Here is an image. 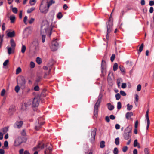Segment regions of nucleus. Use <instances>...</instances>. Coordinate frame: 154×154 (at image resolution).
<instances>
[{
  "mask_svg": "<svg viewBox=\"0 0 154 154\" xmlns=\"http://www.w3.org/2000/svg\"><path fill=\"white\" fill-rule=\"evenodd\" d=\"M51 24H50L47 21H44L41 28V34L42 35V41L44 43L45 41V35L48 34L50 36L52 30Z\"/></svg>",
  "mask_w": 154,
  "mask_h": 154,
  "instance_id": "nucleus-1",
  "label": "nucleus"
},
{
  "mask_svg": "<svg viewBox=\"0 0 154 154\" xmlns=\"http://www.w3.org/2000/svg\"><path fill=\"white\" fill-rule=\"evenodd\" d=\"M40 101L38 97H35L32 100H29L24 103L23 106V109H24V106L26 108L32 105V107H37L39 105Z\"/></svg>",
  "mask_w": 154,
  "mask_h": 154,
  "instance_id": "nucleus-2",
  "label": "nucleus"
},
{
  "mask_svg": "<svg viewBox=\"0 0 154 154\" xmlns=\"http://www.w3.org/2000/svg\"><path fill=\"white\" fill-rule=\"evenodd\" d=\"M131 128L130 127H127L125 130L123 136L126 140L130 139L131 135Z\"/></svg>",
  "mask_w": 154,
  "mask_h": 154,
  "instance_id": "nucleus-3",
  "label": "nucleus"
},
{
  "mask_svg": "<svg viewBox=\"0 0 154 154\" xmlns=\"http://www.w3.org/2000/svg\"><path fill=\"white\" fill-rule=\"evenodd\" d=\"M111 18L110 17L109 19V21L108 22L107 25V32L106 36V38L107 40L109 39L108 34L110 33L112 30V23L111 21Z\"/></svg>",
  "mask_w": 154,
  "mask_h": 154,
  "instance_id": "nucleus-4",
  "label": "nucleus"
},
{
  "mask_svg": "<svg viewBox=\"0 0 154 154\" xmlns=\"http://www.w3.org/2000/svg\"><path fill=\"white\" fill-rule=\"evenodd\" d=\"M101 97H99L94 106V116L96 117H97L98 115V108L100 104L101 101Z\"/></svg>",
  "mask_w": 154,
  "mask_h": 154,
  "instance_id": "nucleus-5",
  "label": "nucleus"
},
{
  "mask_svg": "<svg viewBox=\"0 0 154 154\" xmlns=\"http://www.w3.org/2000/svg\"><path fill=\"white\" fill-rule=\"evenodd\" d=\"M49 8L46 4L44 5L42 3L40 7L39 10L41 13L45 14L48 11Z\"/></svg>",
  "mask_w": 154,
  "mask_h": 154,
  "instance_id": "nucleus-6",
  "label": "nucleus"
},
{
  "mask_svg": "<svg viewBox=\"0 0 154 154\" xmlns=\"http://www.w3.org/2000/svg\"><path fill=\"white\" fill-rule=\"evenodd\" d=\"M17 84L20 85L21 86H24L26 83L24 77L21 76L19 77L18 80H17Z\"/></svg>",
  "mask_w": 154,
  "mask_h": 154,
  "instance_id": "nucleus-7",
  "label": "nucleus"
},
{
  "mask_svg": "<svg viewBox=\"0 0 154 154\" xmlns=\"http://www.w3.org/2000/svg\"><path fill=\"white\" fill-rule=\"evenodd\" d=\"M58 45V43L57 42V39H55L52 42L51 49L52 51H55L57 50Z\"/></svg>",
  "mask_w": 154,
  "mask_h": 154,
  "instance_id": "nucleus-8",
  "label": "nucleus"
},
{
  "mask_svg": "<svg viewBox=\"0 0 154 154\" xmlns=\"http://www.w3.org/2000/svg\"><path fill=\"white\" fill-rule=\"evenodd\" d=\"M52 151V146L49 144L47 145L44 152L45 154H51Z\"/></svg>",
  "mask_w": 154,
  "mask_h": 154,
  "instance_id": "nucleus-9",
  "label": "nucleus"
},
{
  "mask_svg": "<svg viewBox=\"0 0 154 154\" xmlns=\"http://www.w3.org/2000/svg\"><path fill=\"white\" fill-rule=\"evenodd\" d=\"M22 143L21 138L18 137L16 139L15 141L14 145L16 146H18Z\"/></svg>",
  "mask_w": 154,
  "mask_h": 154,
  "instance_id": "nucleus-10",
  "label": "nucleus"
},
{
  "mask_svg": "<svg viewBox=\"0 0 154 154\" xmlns=\"http://www.w3.org/2000/svg\"><path fill=\"white\" fill-rule=\"evenodd\" d=\"M6 49L8 50V53L9 55H10L11 54L13 53H14L15 48H11L10 47L8 46L7 47Z\"/></svg>",
  "mask_w": 154,
  "mask_h": 154,
  "instance_id": "nucleus-11",
  "label": "nucleus"
},
{
  "mask_svg": "<svg viewBox=\"0 0 154 154\" xmlns=\"http://www.w3.org/2000/svg\"><path fill=\"white\" fill-rule=\"evenodd\" d=\"M106 63L105 61L102 60L101 65V72L103 73L106 68Z\"/></svg>",
  "mask_w": 154,
  "mask_h": 154,
  "instance_id": "nucleus-12",
  "label": "nucleus"
},
{
  "mask_svg": "<svg viewBox=\"0 0 154 154\" xmlns=\"http://www.w3.org/2000/svg\"><path fill=\"white\" fill-rule=\"evenodd\" d=\"M96 128H94L93 130L92 131L91 135L92 136L91 141H94L95 138V136L96 134Z\"/></svg>",
  "mask_w": 154,
  "mask_h": 154,
  "instance_id": "nucleus-13",
  "label": "nucleus"
},
{
  "mask_svg": "<svg viewBox=\"0 0 154 154\" xmlns=\"http://www.w3.org/2000/svg\"><path fill=\"white\" fill-rule=\"evenodd\" d=\"M23 124V122L22 121H17L16 122L15 125L17 126L18 128H20L22 126Z\"/></svg>",
  "mask_w": 154,
  "mask_h": 154,
  "instance_id": "nucleus-14",
  "label": "nucleus"
},
{
  "mask_svg": "<svg viewBox=\"0 0 154 154\" xmlns=\"http://www.w3.org/2000/svg\"><path fill=\"white\" fill-rule=\"evenodd\" d=\"M133 115V113L132 112H127L125 115L126 118L128 119L131 116Z\"/></svg>",
  "mask_w": 154,
  "mask_h": 154,
  "instance_id": "nucleus-15",
  "label": "nucleus"
},
{
  "mask_svg": "<svg viewBox=\"0 0 154 154\" xmlns=\"http://www.w3.org/2000/svg\"><path fill=\"white\" fill-rule=\"evenodd\" d=\"M10 43L11 48H15L16 46V44L13 39H11L10 40Z\"/></svg>",
  "mask_w": 154,
  "mask_h": 154,
  "instance_id": "nucleus-16",
  "label": "nucleus"
},
{
  "mask_svg": "<svg viewBox=\"0 0 154 154\" xmlns=\"http://www.w3.org/2000/svg\"><path fill=\"white\" fill-rule=\"evenodd\" d=\"M7 35L10 37H12L14 36L15 33L14 31L9 32L7 33Z\"/></svg>",
  "mask_w": 154,
  "mask_h": 154,
  "instance_id": "nucleus-17",
  "label": "nucleus"
},
{
  "mask_svg": "<svg viewBox=\"0 0 154 154\" xmlns=\"http://www.w3.org/2000/svg\"><path fill=\"white\" fill-rule=\"evenodd\" d=\"M9 18L12 23L14 22L15 19V17L14 15H12L10 16Z\"/></svg>",
  "mask_w": 154,
  "mask_h": 154,
  "instance_id": "nucleus-18",
  "label": "nucleus"
},
{
  "mask_svg": "<svg viewBox=\"0 0 154 154\" xmlns=\"http://www.w3.org/2000/svg\"><path fill=\"white\" fill-rule=\"evenodd\" d=\"M43 124H44V123H43V122L42 123H40V124H39L38 123L37 125H36L35 126V129L36 130H38L41 128V125H43Z\"/></svg>",
  "mask_w": 154,
  "mask_h": 154,
  "instance_id": "nucleus-19",
  "label": "nucleus"
},
{
  "mask_svg": "<svg viewBox=\"0 0 154 154\" xmlns=\"http://www.w3.org/2000/svg\"><path fill=\"white\" fill-rule=\"evenodd\" d=\"M44 147V145L42 143H40L37 146L38 148H40L42 149Z\"/></svg>",
  "mask_w": 154,
  "mask_h": 154,
  "instance_id": "nucleus-20",
  "label": "nucleus"
},
{
  "mask_svg": "<svg viewBox=\"0 0 154 154\" xmlns=\"http://www.w3.org/2000/svg\"><path fill=\"white\" fill-rule=\"evenodd\" d=\"M55 2L53 0H51L49 2H47L48 3V7H49L52 5V4H54Z\"/></svg>",
  "mask_w": 154,
  "mask_h": 154,
  "instance_id": "nucleus-21",
  "label": "nucleus"
},
{
  "mask_svg": "<svg viewBox=\"0 0 154 154\" xmlns=\"http://www.w3.org/2000/svg\"><path fill=\"white\" fill-rule=\"evenodd\" d=\"M143 47V44L142 43L140 46L139 47L138 50V54H140V53L142 51Z\"/></svg>",
  "mask_w": 154,
  "mask_h": 154,
  "instance_id": "nucleus-22",
  "label": "nucleus"
},
{
  "mask_svg": "<svg viewBox=\"0 0 154 154\" xmlns=\"http://www.w3.org/2000/svg\"><path fill=\"white\" fill-rule=\"evenodd\" d=\"M26 48L25 46L24 45H22L21 49V52L23 54L26 51Z\"/></svg>",
  "mask_w": 154,
  "mask_h": 154,
  "instance_id": "nucleus-23",
  "label": "nucleus"
},
{
  "mask_svg": "<svg viewBox=\"0 0 154 154\" xmlns=\"http://www.w3.org/2000/svg\"><path fill=\"white\" fill-rule=\"evenodd\" d=\"M108 109L109 110H112L114 108V106H113L111 105L110 103H108Z\"/></svg>",
  "mask_w": 154,
  "mask_h": 154,
  "instance_id": "nucleus-24",
  "label": "nucleus"
},
{
  "mask_svg": "<svg viewBox=\"0 0 154 154\" xmlns=\"http://www.w3.org/2000/svg\"><path fill=\"white\" fill-rule=\"evenodd\" d=\"M33 45L35 47V48L37 47L38 45V43L37 41H34L32 43Z\"/></svg>",
  "mask_w": 154,
  "mask_h": 154,
  "instance_id": "nucleus-25",
  "label": "nucleus"
},
{
  "mask_svg": "<svg viewBox=\"0 0 154 154\" xmlns=\"http://www.w3.org/2000/svg\"><path fill=\"white\" fill-rule=\"evenodd\" d=\"M100 146L101 148H103L105 146V142L103 141H101L100 143Z\"/></svg>",
  "mask_w": 154,
  "mask_h": 154,
  "instance_id": "nucleus-26",
  "label": "nucleus"
},
{
  "mask_svg": "<svg viewBox=\"0 0 154 154\" xmlns=\"http://www.w3.org/2000/svg\"><path fill=\"white\" fill-rule=\"evenodd\" d=\"M22 71V70L21 68L20 67H19L17 68L16 70V74H18L20 72H21Z\"/></svg>",
  "mask_w": 154,
  "mask_h": 154,
  "instance_id": "nucleus-27",
  "label": "nucleus"
},
{
  "mask_svg": "<svg viewBox=\"0 0 154 154\" xmlns=\"http://www.w3.org/2000/svg\"><path fill=\"white\" fill-rule=\"evenodd\" d=\"M35 9V8L34 7H32L31 8H30L27 10V12L28 13H31L33 11H34Z\"/></svg>",
  "mask_w": 154,
  "mask_h": 154,
  "instance_id": "nucleus-28",
  "label": "nucleus"
},
{
  "mask_svg": "<svg viewBox=\"0 0 154 154\" xmlns=\"http://www.w3.org/2000/svg\"><path fill=\"white\" fill-rule=\"evenodd\" d=\"M118 68V66L117 64V63H115V64H114V65L113 66V70L114 71H116L117 69Z\"/></svg>",
  "mask_w": 154,
  "mask_h": 154,
  "instance_id": "nucleus-29",
  "label": "nucleus"
},
{
  "mask_svg": "<svg viewBox=\"0 0 154 154\" xmlns=\"http://www.w3.org/2000/svg\"><path fill=\"white\" fill-rule=\"evenodd\" d=\"M119 143V137L116 138L115 140V143L116 145H118Z\"/></svg>",
  "mask_w": 154,
  "mask_h": 154,
  "instance_id": "nucleus-30",
  "label": "nucleus"
},
{
  "mask_svg": "<svg viewBox=\"0 0 154 154\" xmlns=\"http://www.w3.org/2000/svg\"><path fill=\"white\" fill-rule=\"evenodd\" d=\"M8 142L7 141H5L4 143V146H3V148L4 149L5 148L7 147L8 146Z\"/></svg>",
  "mask_w": 154,
  "mask_h": 154,
  "instance_id": "nucleus-31",
  "label": "nucleus"
},
{
  "mask_svg": "<svg viewBox=\"0 0 154 154\" xmlns=\"http://www.w3.org/2000/svg\"><path fill=\"white\" fill-rule=\"evenodd\" d=\"M8 131V128L7 127H5L3 128L2 131L4 134L6 133Z\"/></svg>",
  "mask_w": 154,
  "mask_h": 154,
  "instance_id": "nucleus-32",
  "label": "nucleus"
},
{
  "mask_svg": "<svg viewBox=\"0 0 154 154\" xmlns=\"http://www.w3.org/2000/svg\"><path fill=\"white\" fill-rule=\"evenodd\" d=\"M36 61L39 64H40L42 63L41 59L39 57L37 58Z\"/></svg>",
  "mask_w": 154,
  "mask_h": 154,
  "instance_id": "nucleus-33",
  "label": "nucleus"
},
{
  "mask_svg": "<svg viewBox=\"0 0 154 154\" xmlns=\"http://www.w3.org/2000/svg\"><path fill=\"white\" fill-rule=\"evenodd\" d=\"M127 110L129 111L132 109L133 108V106L132 105H130L129 104H128L127 105Z\"/></svg>",
  "mask_w": 154,
  "mask_h": 154,
  "instance_id": "nucleus-34",
  "label": "nucleus"
},
{
  "mask_svg": "<svg viewBox=\"0 0 154 154\" xmlns=\"http://www.w3.org/2000/svg\"><path fill=\"white\" fill-rule=\"evenodd\" d=\"M20 90V87L18 85H17L15 88V90L16 92L18 93Z\"/></svg>",
  "mask_w": 154,
  "mask_h": 154,
  "instance_id": "nucleus-35",
  "label": "nucleus"
},
{
  "mask_svg": "<svg viewBox=\"0 0 154 154\" xmlns=\"http://www.w3.org/2000/svg\"><path fill=\"white\" fill-rule=\"evenodd\" d=\"M117 107L118 109L119 110L121 109V103L120 102H119L117 103Z\"/></svg>",
  "mask_w": 154,
  "mask_h": 154,
  "instance_id": "nucleus-36",
  "label": "nucleus"
},
{
  "mask_svg": "<svg viewBox=\"0 0 154 154\" xmlns=\"http://www.w3.org/2000/svg\"><path fill=\"white\" fill-rule=\"evenodd\" d=\"M12 11L13 13L15 14H16L17 12V9L16 7H14L12 9Z\"/></svg>",
  "mask_w": 154,
  "mask_h": 154,
  "instance_id": "nucleus-37",
  "label": "nucleus"
},
{
  "mask_svg": "<svg viewBox=\"0 0 154 154\" xmlns=\"http://www.w3.org/2000/svg\"><path fill=\"white\" fill-rule=\"evenodd\" d=\"M116 99L117 100H119L120 98V95L119 93H117L116 95Z\"/></svg>",
  "mask_w": 154,
  "mask_h": 154,
  "instance_id": "nucleus-38",
  "label": "nucleus"
},
{
  "mask_svg": "<svg viewBox=\"0 0 154 154\" xmlns=\"http://www.w3.org/2000/svg\"><path fill=\"white\" fill-rule=\"evenodd\" d=\"M35 66V63L33 62H31L30 63V67L31 68H34Z\"/></svg>",
  "mask_w": 154,
  "mask_h": 154,
  "instance_id": "nucleus-39",
  "label": "nucleus"
},
{
  "mask_svg": "<svg viewBox=\"0 0 154 154\" xmlns=\"http://www.w3.org/2000/svg\"><path fill=\"white\" fill-rule=\"evenodd\" d=\"M139 143L137 142V140L136 139L134 140V147H136L137 146V145Z\"/></svg>",
  "mask_w": 154,
  "mask_h": 154,
  "instance_id": "nucleus-40",
  "label": "nucleus"
},
{
  "mask_svg": "<svg viewBox=\"0 0 154 154\" xmlns=\"http://www.w3.org/2000/svg\"><path fill=\"white\" fill-rule=\"evenodd\" d=\"M141 88V85L140 84H139L137 85V91H140Z\"/></svg>",
  "mask_w": 154,
  "mask_h": 154,
  "instance_id": "nucleus-41",
  "label": "nucleus"
},
{
  "mask_svg": "<svg viewBox=\"0 0 154 154\" xmlns=\"http://www.w3.org/2000/svg\"><path fill=\"white\" fill-rule=\"evenodd\" d=\"M62 17V15L61 12H59L57 14V17L58 19H60Z\"/></svg>",
  "mask_w": 154,
  "mask_h": 154,
  "instance_id": "nucleus-42",
  "label": "nucleus"
},
{
  "mask_svg": "<svg viewBox=\"0 0 154 154\" xmlns=\"http://www.w3.org/2000/svg\"><path fill=\"white\" fill-rule=\"evenodd\" d=\"M119 68L121 71L122 72H125V68L122 66H120L119 67Z\"/></svg>",
  "mask_w": 154,
  "mask_h": 154,
  "instance_id": "nucleus-43",
  "label": "nucleus"
},
{
  "mask_svg": "<svg viewBox=\"0 0 154 154\" xmlns=\"http://www.w3.org/2000/svg\"><path fill=\"white\" fill-rule=\"evenodd\" d=\"M35 2V0H30L29 2V3L31 5H34Z\"/></svg>",
  "mask_w": 154,
  "mask_h": 154,
  "instance_id": "nucleus-44",
  "label": "nucleus"
},
{
  "mask_svg": "<svg viewBox=\"0 0 154 154\" xmlns=\"http://www.w3.org/2000/svg\"><path fill=\"white\" fill-rule=\"evenodd\" d=\"M113 153L114 154H118V150L117 148H115L113 150Z\"/></svg>",
  "mask_w": 154,
  "mask_h": 154,
  "instance_id": "nucleus-45",
  "label": "nucleus"
},
{
  "mask_svg": "<svg viewBox=\"0 0 154 154\" xmlns=\"http://www.w3.org/2000/svg\"><path fill=\"white\" fill-rule=\"evenodd\" d=\"M21 134L23 136H25L26 135V133L25 130L23 129L22 131L21 132Z\"/></svg>",
  "mask_w": 154,
  "mask_h": 154,
  "instance_id": "nucleus-46",
  "label": "nucleus"
},
{
  "mask_svg": "<svg viewBox=\"0 0 154 154\" xmlns=\"http://www.w3.org/2000/svg\"><path fill=\"white\" fill-rule=\"evenodd\" d=\"M149 110H148L146 112V120H149V116H148Z\"/></svg>",
  "mask_w": 154,
  "mask_h": 154,
  "instance_id": "nucleus-47",
  "label": "nucleus"
},
{
  "mask_svg": "<svg viewBox=\"0 0 154 154\" xmlns=\"http://www.w3.org/2000/svg\"><path fill=\"white\" fill-rule=\"evenodd\" d=\"M5 93V89H3L1 91V95L2 96H3L4 95Z\"/></svg>",
  "mask_w": 154,
  "mask_h": 154,
  "instance_id": "nucleus-48",
  "label": "nucleus"
},
{
  "mask_svg": "<svg viewBox=\"0 0 154 154\" xmlns=\"http://www.w3.org/2000/svg\"><path fill=\"white\" fill-rule=\"evenodd\" d=\"M27 18H28L26 16H25L24 18L23 21H24V23L25 24H27V22H26L27 20Z\"/></svg>",
  "mask_w": 154,
  "mask_h": 154,
  "instance_id": "nucleus-49",
  "label": "nucleus"
},
{
  "mask_svg": "<svg viewBox=\"0 0 154 154\" xmlns=\"http://www.w3.org/2000/svg\"><path fill=\"white\" fill-rule=\"evenodd\" d=\"M120 93L121 95L123 96H125L126 95V93L125 91H120Z\"/></svg>",
  "mask_w": 154,
  "mask_h": 154,
  "instance_id": "nucleus-50",
  "label": "nucleus"
},
{
  "mask_svg": "<svg viewBox=\"0 0 154 154\" xmlns=\"http://www.w3.org/2000/svg\"><path fill=\"white\" fill-rule=\"evenodd\" d=\"M9 62V60H6L3 63V65L4 66H6L8 64Z\"/></svg>",
  "mask_w": 154,
  "mask_h": 154,
  "instance_id": "nucleus-51",
  "label": "nucleus"
},
{
  "mask_svg": "<svg viewBox=\"0 0 154 154\" xmlns=\"http://www.w3.org/2000/svg\"><path fill=\"white\" fill-rule=\"evenodd\" d=\"M35 20V19L33 18H31L29 21V23L30 24H32Z\"/></svg>",
  "mask_w": 154,
  "mask_h": 154,
  "instance_id": "nucleus-52",
  "label": "nucleus"
},
{
  "mask_svg": "<svg viewBox=\"0 0 154 154\" xmlns=\"http://www.w3.org/2000/svg\"><path fill=\"white\" fill-rule=\"evenodd\" d=\"M115 55L114 54H113L111 57V60L112 62H113L114 60Z\"/></svg>",
  "mask_w": 154,
  "mask_h": 154,
  "instance_id": "nucleus-53",
  "label": "nucleus"
},
{
  "mask_svg": "<svg viewBox=\"0 0 154 154\" xmlns=\"http://www.w3.org/2000/svg\"><path fill=\"white\" fill-rule=\"evenodd\" d=\"M128 149V147L126 146H124L122 148V151L123 152H126Z\"/></svg>",
  "mask_w": 154,
  "mask_h": 154,
  "instance_id": "nucleus-54",
  "label": "nucleus"
},
{
  "mask_svg": "<svg viewBox=\"0 0 154 154\" xmlns=\"http://www.w3.org/2000/svg\"><path fill=\"white\" fill-rule=\"evenodd\" d=\"M122 82V80L121 78H119L117 79V83L120 84Z\"/></svg>",
  "mask_w": 154,
  "mask_h": 154,
  "instance_id": "nucleus-55",
  "label": "nucleus"
},
{
  "mask_svg": "<svg viewBox=\"0 0 154 154\" xmlns=\"http://www.w3.org/2000/svg\"><path fill=\"white\" fill-rule=\"evenodd\" d=\"M135 100L136 102H137L139 100V97L138 95L136 94L135 95Z\"/></svg>",
  "mask_w": 154,
  "mask_h": 154,
  "instance_id": "nucleus-56",
  "label": "nucleus"
},
{
  "mask_svg": "<svg viewBox=\"0 0 154 154\" xmlns=\"http://www.w3.org/2000/svg\"><path fill=\"white\" fill-rule=\"evenodd\" d=\"M48 69H49L48 71V72H45V77L46 76L50 74V71H51V69L50 68Z\"/></svg>",
  "mask_w": 154,
  "mask_h": 154,
  "instance_id": "nucleus-57",
  "label": "nucleus"
},
{
  "mask_svg": "<svg viewBox=\"0 0 154 154\" xmlns=\"http://www.w3.org/2000/svg\"><path fill=\"white\" fill-rule=\"evenodd\" d=\"M147 125L146 126V129H147V130H148L149 125V124H150L149 120H147Z\"/></svg>",
  "mask_w": 154,
  "mask_h": 154,
  "instance_id": "nucleus-58",
  "label": "nucleus"
},
{
  "mask_svg": "<svg viewBox=\"0 0 154 154\" xmlns=\"http://www.w3.org/2000/svg\"><path fill=\"white\" fill-rule=\"evenodd\" d=\"M149 5L150 6H152L154 5V2L153 1H150L149 2Z\"/></svg>",
  "mask_w": 154,
  "mask_h": 154,
  "instance_id": "nucleus-59",
  "label": "nucleus"
},
{
  "mask_svg": "<svg viewBox=\"0 0 154 154\" xmlns=\"http://www.w3.org/2000/svg\"><path fill=\"white\" fill-rule=\"evenodd\" d=\"M126 86V84L125 83H123L122 85V88H125Z\"/></svg>",
  "mask_w": 154,
  "mask_h": 154,
  "instance_id": "nucleus-60",
  "label": "nucleus"
},
{
  "mask_svg": "<svg viewBox=\"0 0 154 154\" xmlns=\"http://www.w3.org/2000/svg\"><path fill=\"white\" fill-rule=\"evenodd\" d=\"M39 88L38 86H36L34 88V89L35 91H38L39 90Z\"/></svg>",
  "mask_w": 154,
  "mask_h": 154,
  "instance_id": "nucleus-61",
  "label": "nucleus"
},
{
  "mask_svg": "<svg viewBox=\"0 0 154 154\" xmlns=\"http://www.w3.org/2000/svg\"><path fill=\"white\" fill-rule=\"evenodd\" d=\"M5 151L2 149H0V154H4Z\"/></svg>",
  "mask_w": 154,
  "mask_h": 154,
  "instance_id": "nucleus-62",
  "label": "nucleus"
},
{
  "mask_svg": "<svg viewBox=\"0 0 154 154\" xmlns=\"http://www.w3.org/2000/svg\"><path fill=\"white\" fill-rule=\"evenodd\" d=\"M115 128L116 129H119L120 128V125L118 124H116L115 125Z\"/></svg>",
  "mask_w": 154,
  "mask_h": 154,
  "instance_id": "nucleus-63",
  "label": "nucleus"
},
{
  "mask_svg": "<svg viewBox=\"0 0 154 154\" xmlns=\"http://www.w3.org/2000/svg\"><path fill=\"white\" fill-rule=\"evenodd\" d=\"M153 8L152 7H150L149 9V12L151 13H153Z\"/></svg>",
  "mask_w": 154,
  "mask_h": 154,
  "instance_id": "nucleus-64",
  "label": "nucleus"
}]
</instances>
